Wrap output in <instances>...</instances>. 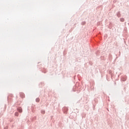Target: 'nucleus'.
I'll list each match as a JSON object with an SVG mask.
<instances>
[{"label": "nucleus", "mask_w": 129, "mask_h": 129, "mask_svg": "<svg viewBox=\"0 0 129 129\" xmlns=\"http://www.w3.org/2000/svg\"><path fill=\"white\" fill-rule=\"evenodd\" d=\"M18 110H19V112H22L23 111L22 110V109L21 108H19V109H18Z\"/></svg>", "instance_id": "nucleus-1"}, {"label": "nucleus", "mask_w": 129, "mask_h": 129, "mask_svg": "<svg viewBox=\"0 0 129 129\" xmlns=\"http://www.w3.org/2000/svg\"><path fill=\"white\" fill-rule=\"evenodd\" d=\"M124 21V19H122V22H123Z\"/></svg>", "instance_id": "nucleus-4"}, {"label": "nucleus", "mask_w": 129, "mask_h": 129, "mask_svg": "<svg viewBox=\"0 0 129 129\" xmlns=\"http://www.w3.org/2000/svg\"><path fill=\"white\" fill-rule=\"evenodd\" d=\"M43 113H45V111H43Z\"/></svg>", "instance_id": "nucleus-5"}, {"label": "nucleus", "mask_w": 129, "mask_h": 129, "mask_svg": "<svg viewBox=\"0 0 129 129\" xmlns=\"http://www.w3.org/2000/svg\"><path fill=\"white\" fill-rule=\"evenodd\" d=\"M124 21V19H122V22H123Z\"/></svg>", "instance_id": "nucleus-3"}, {"label": "nucleus", "mask_w": 129, "mask_h": 129, "mask_svg": "<svg viewBox=\"0 0 129 129\" xmlns=\"http://www.w3.org/2000/svg\"><path fill=\"white\" fill-rule=\"evenodd\" d=\"M39 101H40V99L37 98V99H36V102H39Z\"/></svg>", "instance_id": "nucleus-2"}]
</instances>
